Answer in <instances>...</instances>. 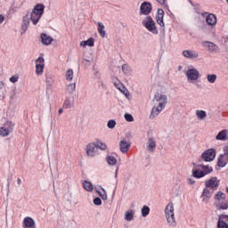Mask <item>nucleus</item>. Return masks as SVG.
I'll list each match as a JSON object with an SVG mask.
<instances>
[{
	"label": "nucleus",
	"mask_w": 228,
	"mask_h": 228,
	"mask_svg": "<svg viewBox=\"0 0 228 228\" xmlns=\"http://www.w3.org/2000/svg\"><path fill=\"white\" fill-rule=\"evenodd\" d=\"M163 17H165V11H163V9H159L156 20L157 23L161 26V28H165V21H163Z\"/></svg>",
	"instance_id": "6ab92c4d"
},
{
	"label": "nucleus",
	"mask_w": 228,
	"mask_h": 228,
	"mask_svg": "<svg viewBox=\"0 0 228 228\" xmlns=\"http://www.w3.org/2000/svg\"><path fill=\"white\" fill-rule=\"evenodd\" d=\"M104 24H102V22H98V32L100 33V37H102V38H104V37H106V30Z\"/></svg>",
	"instance_id": "c85d7f7f"
},
{
	"label": "nucleus",
	"mask_w": 228,
	"mask_h": 228,
	"mask_svg": "<svg viewBox=\"0 0 228 228\" xmlns=\"http://www.w3.org/2000/svg\"><path fill=\"white\" fill-rule=\"evenodd\" d=\"M217 227L218 228H228V216L227 215H224V214L219 215Z\"/></svg>",
	"instance_id": "dca6fc26"
},
{
	"label": "nucleus",
	"mask_w": 228,
	"mask_h": 228,
	"mask_svg": "<svg viewBox=\"0 0 228 228\" xmlns=\"http://www.w3.org/2000/svg\"><path fill=\"white\" fill-rule=\"evenodd\" d=\"M146 151L152 153L156 151V138L150 137L146 142Z\"/></svg>",
	"instance_id": "2eb2a0df"
},
{
	"label": "nucleus",
	"mask_w": 228,
	"mask_h": 228,
	"mask_svg": "<svg viewBox=\"0 0 228 228\" xmlns=\"http://www.w3.org/2000/svg\"><path fill=\"white\" fill-rule=\"evenodd\" d=\"M206 21L208 26H215L216 24V16L215 14H208L207 15Z\"/></svg>",
	"instance_id": "393cba45"
},
{
	"label": "nucleus",
	"mask_w": 228,
	"mask_h": 228,
	"mask_svg": "<svg viewBox=\"0 0 228 228\" xmlns=\"http://www.w3.org/2000/svg\"><path fill=\"white\" fill-rule=\"evenodd\" d=\"M133 218H134V212H133V210H128L125 213V220H126V222H131Z\"/></svg>",
	"instance_id": "2f4dec72"
},
{
	"label": "nucleus",
	"mask_w": 228,
	"mask_h": 228,
	"mask_svg": "<svg viewBox=\"0 0 228 228\" xmlns=\"http://www.w3.org/2000/svg\"><path fill=\"white\" fill-rule=\"evenodd\" d=\"M13 127H15V123L11 120L5 121L4 125L0 126V136H10V134L13 131Z\"/></svg>",
	"instance_id": "423d86ee"
},
{
	"label": "nucleus",
	"mask_w": 228,
	"mask_h": 228,
	"mask_svg": "<svg viewBox=\"0 0 228 228\" xmlns=\"http://www.w3.org/2000/svg\"><path fill=\"white\" fill-rule=\"evenodd\" d=\"M66 79L67 81H72V79H74V70L68 69L66 71Z\"/></svg>",
	"instance_id": "f704fd0d"
},
{
	"label": "nucleus",
	"mask_w": 228,
	"mask_h": 228,
	"mask_svg": "<svg viewBox=\"0 0 228 228\" xmlns=\"http://www.w3.org/2000/svg\"><path fill=\"white\" fill-rule=\"evenodd\" d=\"M74 104H76V99L74 96H68L64 101L63 108L65 110H70V108H74Z\"/></svg>",
	"instance_id": "f3484780"
},
{
	"label": "nucleus",
	"mask_w": 228,
	"mask_h": 228,
	"mask_svg": "<svg viewBox=\"0 0 228 228\" xmlns=\"http://www.w3.org/2000/svg\"><path fill=\"white\" fill-rule=\"evenodd\" d=\"M45 67V59L44 56H40L37 61H36V74L37 76H42L44 74V68Z\"/></svg>",
	"instance_id": "f8f14e48"
},
{
	"label": "nucleus",
	"mask_w": 228,
	"mask_h": 228,
	"mask_svg": "<svg viewBox=\"0 0 228 228\" xmlns=\"http://www.w3.org/2000/svg\"><path fill=\"white\" fill-rule=\"evenodd\" d=\"M228 163V154L224 153L220 155L218 161H217V167H220L221 168H224L225 165Z\"/></svg>",
	"instance_id": "4be33fe9"
},
{
	"label": "nucleus",
	"mask_w": 228,
	"mask_h": 228,
	"mask_svg": "<svg viewBox=\"0 0 228 228\" xmlns=\"http://www.w3.org/2000/svg\"><path fill=\"white\" fill-rule=\"evenodd\" d=\"M226 191H227V193H228V187L226 188Z\"/></svg>",
	"instance_id": "bf43d9fd"
},
{
	"label": "nucleus",
	"mask_w": 228,
	"mask_h": 228,
	"mask_svg": "<svg viewBox=\"0 0 228 228\" xmlns=\"http://www.w3.org/2000/svg\"><path fill=\"white\" fill-rule=\"evenodd\" d=\"M23 228H37V224L33 218L25 217L23 219Z\"/></svg>",
	"instance_id": "aec40b11"
},
{
	"label": "nucleus",
	"mask_w": 228,
	"mask_h": 228,
	"mask_svg": "<svg viewBox=\"0 0 228 228\" xmlns=\"http://www.w3.org/2000/svg\"><path fill=\"white\" fill-rule=\"evenodd\" d=\"M187 184H191V185L195 184V179H193V178H188V179H187Z\"/></svg>",
	"instance_id": "de8ad7c7"
},
{
	"label": "nucleus",
	"mask_w": 228,
	"mask_h": 228,
	"mask_svg": "<svg viewBox=\"0 0 228 228\" xmlns=\"http://www.w3.org/2000/svg\"><path fill=\"white\" fill-rule=\"evenodd\" d=\"M94 62V59H84L82 60V65H84V67H90L92 65V63Z\"/></svg>",
	"instance_id": "e433bc0d"
},
{
	"label": "nucleus",
	"mask_w": 228,
	"mask_h": 228,
	"mask_svg": "<svg viewBox=\"0 0 228 228\" xmlns=\"http://www.w3.org/2000/svg\"><path fill=\"white\" fill-rule=\"evenodd\" d=\"M151 213V208L147 206H143L142 208V216H147Z\"/></svg>",
	"instance_id": "ea45409f"
},
{
	"label": "nucleus",
	"mask_w": 228,
	"mask_h": 228,
	"mask_svg": "<svg viewBox=\"0 0 228 228\" xmlns=\"http://www.w3.org/2000/svg\"><path fill=\"white\" fill-rule=\"evenodd\" d=\"M142 25L145 26L148 31L153 33V35H158V28H156V22L154 21V20H152V17L147 16L142 20Z\"/></svg>",
	"instance_id": "0eeeda50"
},
{
	"label": "nucleus",
	"mask_w": 228,
	"mask_h": 228,
	"mask_svg": "<svg viewBox=\"0 0 228 228\" xmlns=\"http://www.w3.org/2000/svg\"><path fill=\"white\" fill-rule=\"evenodd\" d=\"M216 77H217L216 74H212V75L207 76V79H208V83H211V84H213L216 81Z\"/></svg>",
	"instance_id": "4c0bfd02"
},
{
	"label": "nucleus",
	"mask_w": 228,
	"mask_h": 228,
	"mask_svg": "<svg viewBox=\"0 0 228 228\" xmlns=\"http://www.w3.org/2000/svg\"><path fill=\"white\" fill-rule=\"evenodd\" d=\"M45 6L42 4H37L31 12H28L27 14L23 17V24L21 25V29L26 33L29 26V21L31 20L34 26L38 24V20L44 15V10Z\"/></svg>",
	"instance_id": "f257e3e1"
},
{
	"label": "nucleus",
	"mask_w": 228,
	"mask_h": 228,
	"mask_svg": "<svg viewBox=\"0 0 228 228\" xmlns=\"http://www.w3.org/2000/svg\"><path fill=\"white\" fill-rule=\"evenodd\" d=\"M86 152L88 158H95V156L99 154V149L97 148V145L95 144V142H89L86 145Z\"/></svg>",
	"instance_id": "6e6552de"
},
{
	"label": "nucleus",
	"mask_w": 228,
	"mask_h": 228,
	"mask_svg": "<svg viewBox=\"0 0 228 228\" xmlns=\"http://www.w3.org/2000/svg\"><path fill=\"white\" fill-rule=\"evenodd\" d=\"M66 90L68 94H74L76 92V83L69 84Z\"/></svg>",
	"instance_id": "72a5a7b5"
},
{
	"label": "nucleus",
	"mask_w": 228,
	"mask_h": 228,
	"mask_svg": "<svg viewBox=\"0 0 228 228\" xmlns=\"http://www.w3.org/2000/svg\"><path fill=\"white\" fill-rule=\"evenodd\" d=\"M83 186L86 191H94V185L90 182L85 181Z\"/></svg>",
	"instance_id": "473e14b6"
},
{
	"label": "nucleus",
	"mask_w": 228,
	"mask_h": 228,
	"mask_svg": "<svg viewBox=\"0 0 228 228\" xmlns=\"http://www.w3.org/2000/svg\"><path fill=\"white\" fill-rule=\"evenodd\" d=\"M106 161H107V163H109V165H117V163H118L117 158H115L113 156H107Z\"/></svg>",
	"instance_id": "c9c22d12"
},
{
	"label": "nucleus",
	"mask_w": 228,
	"mask_h": 228,
	"mask_svg": "<svg viewBox=\"0 0 228 228\" xmlns=\"http://www.w3.org/2000/svg\"><path fill=\"white\" fill-rule=\"evenodd\" d=\"M59 115H61V113H63V110L61 108L59 109V111H58Z\"/></svg>",
	"instance_id": "5fc2aeb1"
},
{
	"label": "nucleus",
	"mask_w": 228,
	"mask_h": 228,
	"mask_svg": "<svg viewBox=\"0 0 228 228\" xmlns=\"http://www.w3.org/2000/svg\"><path fill=\"white\" fill-rule=\"evenodd\" d=\"M86 43V45H88L89 47H94V40L93 37H90L89 39H87Z\"/></svg>",
	"instance_id": "37998d69"
},
{
	"label": "nucleus",
	"mask_w": 228,
	"mask_h": 228,
	"mask_svg": "<svg viewBox=\"0 0 228 228\" xmlns=\"http://www.w3.org/2000/svg\"><path fill=\"white\" fill-rule=\"evenodd\" d=\"M153 102H159L158 106L165 110V106H167V103L168 102V98L165 94L157 93L154 96Z\"/></svg>",
	"instance_id": "1a4fd4ad"
},
{
	"label": "nucleus",
	"mask_w": 228,
	"mask_h": 228,
	"mask_svg": "<svg viewBox=\"0 0 228 228\" xmlns=\"http://www.w3.org/2000/svg\"><path fill=\"white\" fill-rule=\"evenodd\" d=\"M41 40L44 45H51V43L53 42V37H51L50 36H47L46 34H42Z\"/></svg>",
	"instance_id": "a878e982"
},
{
	"label": "nucleus",
	"mask_w": 228,
	"mask_h": 228,
	"mask_svg": "<svg viewBox=\"0 0 228 228\" xmlns=\"http://www.w3.org/2000/svg\"><path fill=\"white\" fill-rule=\"evenodd\" d=\"M17 183H18V184H21L22 183V180H20V178H18L17 179Z\"/></svg>",
	"instance_id": "864d4df0"
},
{
	"label": "nucleus",
	"mask_w": 228,
	"mask_h": 228,
	"mask_svg": "<svg viewBox=\"0 0 228 228\" xmlns=\"http://www.w3.org/2000/svg\"><path fill=\"white\" fill-rule=\"evenodd\" d=\"M215 158H216V150L210 148L203 151L199 159V163H202V161L211 163V161H215Z\"/></svg>",
	"instance_id": "39448f33"
},
{
	"label": "nucleus",
	"mask_w": 228,
	"mask_h": 228,
	"mask_svg": "<svg viewBox=\"0 0 228 228\" xmlns=\"http://www.w3.org/2000/svg\"><path fill=\"white\" fill-rule=\"evenodd\" d=\"M188 81H197L200 77V73L196 69H190L186 71Z\"/></svg>",
	"instance_id": "ddd939ff"
},
{
	"label": "nucleus",
	"mask_w": 228,
	"mask_h": 228,
	"mask_svg": "<svg viewBox=\"0 0 228 228\" xmlns=\"http://www.w3.org/2000/svg\"><path fill=\"white\" fill-rule=\"evenodd\" d=\"M80 45H81V47H86L87 45L86 41L80 42Z\"/></svg>",
	"instance_id": "3c124183"
},
{
	"label": "nucleus",
	"mask_w": 228,
	"mask_h": 228,
	"mask_svg": "<svg viewBox=\"0 0 228 228\" xmlns=\"http://www.w3.org/2000/svg\"><path fill=\"white\" fill-rule=\"evenodd\" d=\"M205 186L210 190L216 191L218 186H220V180L217 177L214 176L205 182Z\"/></svg>",
	"instance_id": "9b49d317"
},
{
	"label": "nucleus",
	"mask_w": 228,
	"mask_h": 228,
	"mask_svg": "<svg viewBox=\"0 0 228 228\" xmlns=\"http://www.w3.org/2000/svg\"><path fill=\"white\" fill-rule=\"evenodd\" d=\"M117 175H118V169H117L115 172V177H117Z\"/></svg>",
	"instance_id": "6e6d98bb"
},
{
	"label": "nucleus",
	"mask_w": 228,
	"mask_h": 228,
	"mask_svg": "<svg viewBox=\"0 0 228 228\" xmlns=\"http://www.w3.org/2000/svg\"><path fill=\"white\" fill-rule=\"evenodd\" d=\"M203 46L208 48V51L209 53H217L218 51V45H215V43L207 41L203 43Z\"/></svg>",
	"instance_id": "412c9836"
},
{
	"label": "nucleus",
	"mask_w": 228,
	"mask_h": 228,
	"mask_svg": "<svg viewBox=\"0 0 228 228\" xmlns=\"http://www.w3.org/2000/svg\"><path fill=\"white\" fill-rule=\"evenodd\" d=\"M152 12V4L142 2L140 5L139 15H151Z\"/></svg>",
	"instance_id": "9d476101"
},
{
	"label": "nucleus",
	"mask_w": 228,
	"mask_h": 228,
	"mask_svg": "<svg viewBox=\"0 0 228 228\" xmlns=\"http://www.w3.org/2000/svg\"><path fill=\"white\" fill-rule=\"evenodd\" d=\"M196 117L197 118H199L200 120H204V118H206V117H208V113H206L205 110H196Z\"/></svg>",
	"instance_id": "7c9ffc66"
},
{
	"label": "nucleus",
	"mask_w": 228,
	"mask_h": 228,
	"mask_svg": "<svg viewBox=\"0 0 228 228\" xmlns=\"http://www.w3.org/2000/svg\"><path fill=\"white\" fill-rule=\"evenodd\" d=\"M178 69H179V70H181L182 67L180 66Z\"/></svg>",
	"instance_id": "13d9d810"
},
{
	"label": "nucleus",
	"mask_w": 228,
	"mask_h": 228,
	"mask_svg": "<svg viewBox=\"0 0 228 228\" xmlns=\"http://www.w3.org/2000/svg\"><path fill=\"white\" fill-rule=\"evenodd\" d=\"M11 83H17L19 81V76L14 75L10 78Z\"/></svg>",
	"instance_id": "49530a36"
},
{
	"label": "nucleus",
	"mask_w": 228,
	"mask_h": 228,
	"mask_svg": "<svg viewBox=\"0 0 228 228\" xmlns=\"http://www.w3.org/2000/svg\"><path fill=\"white\" fill-rule=\"evenodd\" d=\"M4 21V16L3 14H0V24H3Z\"/></svg>",
	"instance_id": "8fccbe9b"
},
{
	"label": "nucleus",
	"mask_w": 228,
	"mask_h": 228,
	"mask_svg": "<svg viewBox=\"0 0 228 228\" xmlns=\"http://www.w3.org/2000/svg\"><path fill=\"white\" fill-rule=\"evenodd\" d=\"M184 58H189V60H195L199 58V53L193 50H184L183 52Z\"/></svg>",
	"instance_id": "a211bd4d"
},
{
	"label": "nucleus",
	"mask_w": 228,
	"mask_h": 228,
	"mask_svg": "<svg viewBox=\"0 0 228 228\" xmlns=\"http://www.w3.org/2000/svg\"><path fill=\"white\" fill-rule=\"evenodd\" d=\"M213 193H215V191L213 189H209V187H206L203 190V192L201 195L202 202H205V204H208V202H209V199L213 197Z\"/></svg>",
	"instance_id": "4468645a"
},
{
	"label": "nucleus",
	"mask_w": 228,
	"mask_h": 228,
	"mask_svg": "<svg viewBox=\"0 0 228 228\" xmlns=\"http://www.w3.org/2000/svg\"><path fill=\"white\" fill-rule=\"evenodd\" d=\"M94 204L95 206H101V204H102V200H101V198H95V199L94 200Z\"/></svg>",
	"instance_id": "a18cd8bd"
},
{
	"label": "nucleus",
	"mask_w": 228,
	"mask_h": 228,
	"mask_svg": "<svg viewBox=\"0 0 228 228\" xmlns=\"http://www.w3.org/2000/svg\"><path fill=\"white\" fill-rule=\"evenodd\" d=\"M165 214L167 224H169L171 227H175L177 223L175 222V216L174 215V203L167 204L165 209Z\"/></svg>",
	"instance_id": "20e7f679"
},
{
	"label": "nucleus",
	"mask_w": 228,
	"mask_h": 228,
	"mask_svg": "<svg viewBox=\"0 0 228 228\" xmlns=\"http://www.w3.org/2000/svg\"><path fill=\"white\" fill-rule=\"evenodd\" d=\"M163 108L159 107V105H158L157 107H153L151 109V114H150V118L151 120H154V118H156V117H158V115H159V113H161V111H163Z\"/></svg>",
	"instance_id": "5701e85b"
},
{
	"label": "nucleus",
	"mask_w": 228,
	"mask_h": 228,
	"mask_svg": "<svg viewBox=\"0 0 228 228\" xmlns=\"http://www.w3.org/2000/svg\"><path fill=\"white\" fill-rule=\"evenodd\" d=\"M198 167L200 169H193L192 170V176H194L196 179H201V177H205V175H208V174H211L213 172V167L209 165H204L202 163H200Z\"/></svg>",
	"instance_id": "7ed1b4c3"
},
{
	"label": "nucleus",
	"mask_w": 228,
	"mask_h": 228,
	"mask_svg": "<svg viewBox=\"0 0 228 228\" xmlns=\"http://www.w3.org/2000/svg\"><path fill=\"white\" fill-rule=\"evenodd\" d=\"M94 143L97 149H100L101 151H106V149H108V145H106V143L102 142L101 140H96Z\"/></svg>",
	"instance_id": "c756f323"
},
{
	"label": "nucleus",
	"mask_w": 228,
	"mask_h": 228,
	"mask_svg": "<svg viewBox=\"0 0 228 228\" xmlns=\"http://www.w3.org/2000/svg\"><path fill=\"white\" fill-rule=\"evenodd\" d=\"M228 154V152H226Z\"/></svg>",
	"instance_id": "052dcab7"
},
{
	"label": "nucleus",
	"mask_w": 228,
	"mask_h": 228,
	"mask_svg": "<svg viewBox=\"0 0 228 228\" xmlns=\"http://www.w3.org/2000/svg\"><path fill=\"white\" fill-rule=\"evenodd\" d=\"M45 77H46L45 81H46L47 86H53V85H54V77L53 76V74L46 73Z\"/></svg>",
	"instance_id": "cd10ccee"
},
{
	"label": "nucleus",
	"mask_w": 228,
	"mask_h": 228,
	"mask_svg": "<svg viewBox=\"0 0 228 228\" xmlns=\"http://www.w3.org/2000/svg\"><path fill=\"white\" fill-rule=\"evenodd\" d=\"M131 147V144L125 140L120 141L119 142V150L123 154H126L127 151H129V148Z\"/></svg>",
	"instance_id": "b1692460"
},
{
	"label": "nucleus",
	"mask_w": 228,
	"mask_h": 228,
	"mask_svg": "<svg viewBox=\"0 0 228 228\" xmlns=\"http://www.w3.org/2000/svg\"><path fill=\"white\" fill-rule=\"evenodd\" d=\"M122 71L124 72V74H129V72H131V68L127 64H123Z\"/></svg>",
	"instance_id": "a19ab883"
},
{
	"label": "nucleus",
	"mask_w": 228,
	"mask_h": 228,
	"mask_svg": "<svg viewBox=\"0 0 228 228\" xmlns=\"http://www.w3.org/2000/svg\"><path fill=\"white\" fill-rule=\"evenodd\" d=\"M102 192L97 191V193L100 195L101 199H102V200H108V194H106V190H104V188H102Z\"/></svg>",
	"instance_id": "58836bf2"
},
{
	"label": "nucleus",
	"mask_w": 228,
	"mask_h": 228,
	"mask_svg": "<svg viewBox=\"0 0 228 228\" xmlns=\"http://www.w3.org/2000/svg\"><path fill=\"white\" fill-rule=\"evenodd\" d=\"M121 92L124 94V95H126V97L129 95V91H127V89L121 90Z\"/></svg>",
	"instance_id": "09e8293b"
},
{
	"label": "nucleus",
	"mask_w": 228,
	"mask_h": 228,
	"mask_svg": "<svg viewBox=\"0 0 228 228\" xmlns=\"http://www.w3.org/2000/svg\"><path fill=\"white\" fill-rule=\"evenodd\" d=\"M216 140L225 142V140H227V129L220 131L216 136Z\"/></svg>",
	"instance_id": "bb28decb"
},
{
	"label": "nucleus",
	"mask_w": 228,
	"mask_h": 228,
	"mask_svg": "<svg viewBox=\"0 0 228 228\" xmlns=\"http://www.w3.org/2000/svg\"><path fill=\"white\" fill-rule=\"evenodd\" d=\"M109 129H115V126H117V122L113 119H110L108 121V124H107Z\"/></svg>",
	"instance_id": "79ce46f5"
},
{
	"label": "nucleus",
	"mask_w": 228,
	"mask_h": 228,
	"mask_svg": "<svg viewBox=\"0 0 228 228\" xmlns=\"http://www.w3.org/2000/svg\"><path fill=\"white\" fill-rule=\"evenodd\" d=\"M215 206L217 210L228 209L227 195L221 191H217L214 196Z\"/></svg>",
	"instance_id": "f03ea898"
},
{
	"label": "nucleus",
	"mask_w": 228,
	"mask_h": 228,
	"mask_svg": "<svg viewBox=\"0 0 228 228\" xmlns=\"http://www.w3.org/2000/svg\"><path fill=\"white\" fill-rule=\"evenodd\" d=\"M0 88H3V82H0Z\"/></svg>",
	"instance_id": "4d7b16f0"
},
{
	"label": "nucleus",
	"mask_w": 228,
	"mask_h": 228,
	"mask_svg": "<svg viewBox=\"0 0 228 228\" xmlns=\"http://www.w3.org/2000/svg\"><path fill=\"white\" fill-rule=\"evenodd\" d=\"M125 119L126 120V122H133L134 120L133 115L131 114H125Z\"/></svg>",
	"instance_id": "c03bdc74"
},
{
	"label": "nucleus",
	"mask_w": 228,
	"mask_h": 228,
	"mask_svg": "<svg viewBox=\"0 0 228 228\" xmlns=\"http://www.w3.org/2000/svg\"><path fill=\"white\" fill-rule=\"evenodd\" d=\"M159 2V4H165V3L167 2V0H156Z\"/></svg>",
	"instance_id": "603ef678"
}]
</instances>
